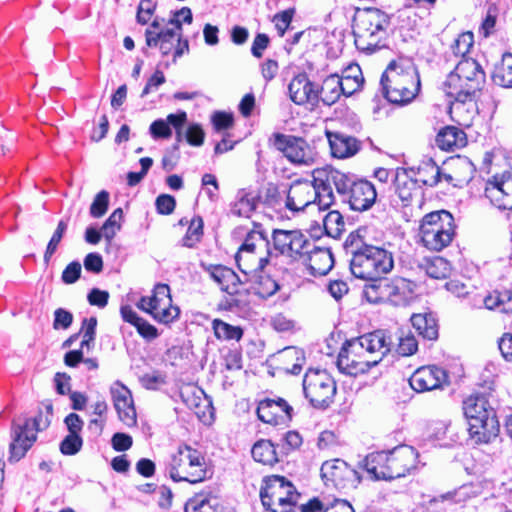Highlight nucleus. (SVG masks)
<instances>
[{"mask_svg":"<svg viewBox=\"0 0 512 512\" xmlns=\"http://www.w3.org/2000/svg\"><path fill=\"white\" fill-rule=\"evenodd\" d=\"M485 82V73L480 64L472 58L461 59L454 71L445 81L447 95L454 98L449 113L459 125L468 126L471 121L469 107L473 108L472 99Z\"/></svg>","mask_w":512,"mask_h":512,"instance_id":"f257e3e1","label":"nucleus"},{"mask_svg":"<svg viewBox=\"0 0 512 512\" xmlns=\"http://www.w3.org/2000/svg\"><path fill=\"white\" fill-rule=\"evenodd\" d=\"M390 336L377 330L346 341L337 358V367L343 374L357 376L376 366L391 350Z\"/></svg>","mask_w":512,"mask_h":512,"instance_id":"f03ea898","label":"nucleus"},{"mask_svg":"<svg viewBox=\"0 0 512 512\" xmlns=\"http://www.w3.org/2000/svg\"><path fill=\"white\" fill-rule=\"evenodd\" d=\"M331 168L315 169L313 181L294 182L287 194L286 207L291 211H302L310 205H317L318 209H328L334 202L331 182L325 181L324 174L330 173Z\"/></svg>","mask_w":512,"mask_h":512,"instance_id":"7ed1b4c3","label":"nucleus"},{"mask_svg":"<svg viewBox=\"0 0 512 512\" xmlns=\"http://www.w3.org/2000/svg\"><path fill=\"white\" fill-rule=\"evenodd\" d=\"M470 438L476 443H489L498 436L499 423L493 408L483 396H469L463 402Z\"/></svg>","mask_w":512,"mask_h":512,"instance_id":"20e7f679","label":"nucleus"},{"mask_svg":"<svg viewBox=\"0 0 512 512\" xmlns=\"http://www.w3.org/2000/svg\"><path fill=\"white\" fill-rule=\"evenodd\" d=\"M389 17L377 8L358 10L353 20V34L356 47L372 53L386 36Z\"/></svg>","mask_w":512,"mask_h":512,"instance_id":"39448f33","label":"nucleus"},{"mask_svg":"<svg viewBox=\"0 0 512 512\" xmlns=\"http://www.w3.org/2000/svg\"><path fill=\"white\" fill-rule=\"evenodd\" d=\"M381 84L388 101L405 104L413 100L419 89L415 69L410 65L392 61L381 77Z\"/></svg>","mask_w":512,"mask_h":512,"instance_id":"423d86ee","label":"nucleus"},{"mask_svg":"<svg viewBox=\"0 0 512 512\" xmlns=\"http://www.w3.org/2000/svg\"><path fill=\"white\" fill-rule=\"evenodd\" d=\"M351 253V273L371 283L381 279V275L390 272L394 266L392 253L377 246L363 244Z\"/></svg>","mask_w":512,"mask_h":512,"instance_id":"0eeeda50","label":"nucleus"},{"mask_svg":"<svg viewBox=\"0 0 512 512\" xmlns=\"http://www.w3.org/2000/svg\"><path fill=\"white\" fill-rule=\"evenodd\" d=\"M323 175V172H321ZM325 181L331 182L350 208L355 211L368 210L376 200V190L372 183L366 180H355L337 169L331 168L330 173H324Z\"/></svg>","mask_w":512,"mask_h":512,"instance_id":"6e6552de","label":"nucleus"},{"mask_svg":"<svg viewBox=\"0 0 512 512\" xmlns=\"http://www.w3.org/2000/svg\"><path fill=\"white\" fill-rule=\"evenodd\" d=\"M455 236L452 214L446 210L426 214L419 226V238L425 248L439 252L448 247Z\"/></svg>","mask_w":512,"mask_h":512,"instance_id":"1a4fd4ad","label":"nucleus"},{"mask_svg":"<svg viewBox=\"0 0 512 512\" xmlns=\"http://www.w3.org/2000/svg\"><path fill=\"white\" fill-rule=\"evenodd\" d=\"M168 472L175 482L199 483L208 477L204 456L200 451L188 445H180L172 454Z\"/></svg>","mask_w":512,"mask_h":512,"instance_id":"9d476101","label":"nucleus"},{"mask_svg":"<svg viewBox=\"0 0 512 512\" xmlns=\"http://www.w3.org/2000/svg\"><path fill=\"white\" fill-rule=\"evenodd\" d=\"M272 254L269 240L261 233H249L235 255L239 270L245 277L259 273L269 263Z\"/></svg>","mask_w":512,"mask_h":512,"instance_id":"9b49d317","label":"nucleus"},{"mask_svg":"<svg viewBox=\"0 0 512 512\" xmlns=\"http://www.w3.org/2000/svg\"><path fill=\"white\" fill-rule=\"evenodd\" d=\"M145 41L148 47H159L163 56L174 51V61L189 49L188 41L182 40L179 26H168L164 18L156 17L152 21L145 31Z\"/></svg>","mask_w":512,"mask_h":512,"instance_id":"f8f14e48","label":"nucleus"},{"mask_svg":"<svg viewBox=\"0 0 512 512\" xmlns=\"http://www.w3.org/2000/svg\"><path fill=\"white\" fill-rule=\"evenodd\" d=\"M260 497L263 506L270 512H295L299 494L292 483L274 475L265 480Z\"/></svg>","mask_w":512,"mask_h":512,"instance_id":"ddd939ff","label":"nucleus"},{"mask_svg":"<svg viewBox=\"0 0 512 512\" xmlns=\"http://www.w3.org/2000/svg\"><path fill=\"white\" fill-rule=\"evenodd\" d=\"M413 294V284L404 278L379 279L364 288L369 302H389L395 306L406 305Z\"/></svg>","mask_w":512,"mask_h":512,"instance_id":"4468645a","label":"nucleus"},{"mask_svg":"<svg viewBox=\"0 0 512 512\" xmlns=\"http://www.w3.org/2000/svg\"><path fill=\"white\" fill-rule=\"evenodd\" d=\"M336 382L326 371L309 369L303 379V392L305 398L315 408H327L335 397Z\"/></svg>","mask_w":512,"mask_h":512,"instance_id":"2eb2a0df","label":"nucleus"},{"mask_svg":"<svg viewBox=\"0 0 512 512\" xmlns=\"http://www.w3.org/2000/svg\"><path fill=\"white\" fill-rule=\"evenodd\" d=\"M138 307L163 324L173 322L180 313L179 308L172 303L170 288L166 284L156 285L151 296L140 299Z\"/></svg>","mask_w":512,"mask_h":512,"instance_id":"dca6fc26","label":"nucleus"},{"mask_svg":"<svg viewBox=\"0 0 512 512\" xmlns=\"http://www.w3.org/2000/svg\"><path fill=\"white\" fill-rule=\"evenodd\" d=\"M48 426L47 419L40 413L23 425L13 426V441L10 444V460L19 461L25 456L37 439L36 433Z\"/></svg>","mask_w":512,"mask_h":512,"instance_id":"f3484780","label":"nucleus"},{"mask_svg":"<svg viewBox=\"0 0 512 512\" xmlns=\"http://www.w3.org/2000/svg\"><path fill=\"white\" fill-rule=\"evenodd\" d=\"M272 241L274 250L291 261L306 257L313 246V241L299 230H274Z\"/></svg>","mask_w":512,"mask_h":512,"instance_id":"a211bd4d","label":"nucleus"},{"mask_svg":"<svg viewBox=\"0 0 512 512\" xmlns=\"http://www.w3.org/2000/svg\"><path fill=\"white\" fill-rule=\"evenodd\" d=\"M279 149L294 164L311 166L316 162L317 152L306 140L295 136H277Z\"/></svg>","mask_w":512,"mask_h":512,"instance_id":"6ab92c4d","label":"nucleus"},{"mask_svg":"<svg viewBox=\"0 0 512 512\" xmlns=\"http://www.w3.org/2000/svg\"><path fill=\"white\" fill-rule=\"evenodd\" d=\"M485 197L499 210H512V174L503 173L487 180Z\"/></svg>","mask_w":512,"mask_h":512,"instance_id":"aec40b11","label":"nucleus"},{"mask_svg":"<svg viewBox=\"0 0 512 512\" xmlns=\"http://www.w3.org/2000/svg\"><path fill=\"white\" fill-rule=\"evenodd\" d=\"M293 408L282 398L266 399L259 403L258 418L268 424L286 425L292 418Z\"/></svg>","mask_w":512,"mask_h":512,"instance_id":"412c9836","label":"nucleus"},{"mask_svg":"<svg viewBox=\"0 0 512 512\" xmlns=\"http://www.w3.org/2000/svg\"><path fill=\"white\" fill-rule=\"evenodd\" d=\"M417 451L408 445H402L389 451V475L390 480L404 477L416 467Z\"/></svg>","mask_w":512,"mask_h":512,"instance_id":"4be33fe9","label":"nucleus"},{"mask_svg":"<svg viewBox=\"0 0 512 512\" xmlns=\"http://www.w3.org/2000/svg\"><path fill=\"white\" fill-rule=\"evenodd\" d=\"M110 392L119 419L128 427L135 426L137 415L130 390L120 382H115Z\"/></svg>","mask_w":512,"mask_h":512,"instance_id":"5701e85b","label":"nucleus"},{"mask_svg":"<svg viewBox=\"0 0 512 512\" xmlns=\"http://www.w3.org/2000/svg\"><path fill=\"white\" fill-rule=\"evenodd\" d=\"M446 372L437 366H423L418 368L410 377V386L417 392L437 389L446 382Z\"/></svg>","mask_w":512,"mask_h":512,"instance_id":"b1692460","label":"nucleus"},{"mask_svg":"<svg viewBox=\"0 0 512 512\" xmlns=\"http://www.w3.org/2000/svg\"><path fill=\"white\" fill-rule=\"evenodd\" d=\"M289 97L297 105H315L319 100V89L304 73L296 75L288 85Z\"/></svg>","mask_w":512,"mask_h":512,"instance_id":"393cba45","label":"nucleus"},{"mask_svg":"<svg viewBox=\"0 0 512 512\" xmlns=\"http://www.w3.org/2000/svg\"><path fill=\"white\" fill-rule=\"evenodd\" d=\"M211 278L228 294L239 292L240 285L248 283L249 278L238 276L232 269L223 265H209L206 268Z\"/></svg>","mask_w":512,"mask_h":512,"instance_id":"a878e982","label":"nucleus"},{"mask_svg":"<svg viewBox=\"0 0 512 512\" xmlns=\"http://www.w3.org/2000/svg\"><path fill=\"white\" fill-rule=\"evenodd\" d=\"M307 265L314 276L326 275L334 265V259L328 248L316 247L314 244L304 257Z\"/></svg>","mask_w":512,"mask_h":512,"instance_id":"bb28decb","label":"nucleus"},{"mask_svg":"<svg viewBox=\"0 0 512 512\" xmlns=\"http://www.w3.org/2000/svg\"><path fill=\"white\" fill-rule=\"evenodd\" d=\"M327 138L331 153L336 158L351 157L359 150V142L352 136L340 132H327Z\"/></svg>","mask_w":512,"mask_h":512,"instance_id":"cd10ccee","label":"nucleus"},{"mask_svg":"<svg viewBox=\"0 0 512 512\" xmlns=\"http://www.w3.org/2000/svg\"><path fill=\"white\" fill-rule=\"evenodd\" d=\"M395 191L405 206L414 199H420L422 192L417 180L411 178L406 172H400L395 177Z\"/></svg>","mask_w":512,"mask_h":512,"instance_id":"c85d7f7f","label":"nucleus"},{"mask_svg":"<svg viewBox=\"0 0 512 512\" xmlns=\"http://www.w3.org/2000/svg\"><path fill=\"white\" fill-rule=\"evenodd\" d=\"M389 452H374L365 457L363 467L375 480H390Z\"/></svg>","mask_w":512,"mask_h":512,"instance_id":"c756f323","label":"nucleus"},{"mask_svg":"<svg viewBox=\"0 0 512 512\" xmlns=\"http://www.w3.org/2000/svg\"><path fill=\"white\" fill-rule=\"evenodd\" d=\"M248 282L250 289L260 298L266 299L273 296L280 288L279 284L268 275L250 274Z\"/></svg>","mask_w":512,"mask_h":512,"instance_id":"7c9ffc66","label":"nucleus"},{"mask_svg":"<svg viewBox=\"0 0 512 512\" xmlns=\"http://www.w3.org/2000/svg\"><path fill=\"white\" fill-rule=\"evenodd\" d=\"M411 323L415 330L423 338L435 340L438 336V326L435 318L430 313H418L411 316Z\"/></svg>","mask_w":512,"mask_h":512,"instance_id":"2f4dec72","label":"nucleus"},{"mask_svg":"<svg viewBox=\"0 0 512 512\" xmlns=\"http://www.w3.org/2000/svg\"><path fill=\"white\" fill-rule=\"evenodd\" d=\"M436 143L442 150H455L465 145L464 133L456 127L448 126L437 134Z\"/></svg>","mask_w":512,"mask_h":512,"instance_id":"473e14b6","label":"nucleus"},{"mask_svg":"<svg viewBox=\"0 0 512 512\" xmlns=\"http://www.w3.org/2000/svg\"><path fill=\"white\" fill-rule=\"evenodd\" d=\"M449 166L455 179V186L468 183L474 176L475 167L467 157L458 156L451 160Z\"/></svg>","mask_w":512,"mask_h":512,"instance_id":"72a5a7b5","label":"nucleus"},{"mask_svg":"<svg viewBox=\"0 0 512 512\" xmlns=\"http://www.w3.org/2000/svg\"><path fill=\"white\" fill-rule=\"evenodd\" d=\"M340 83V76L332 74L323 80L321 89L319 90V97L326 105H333L336 103L342 94Z\"/></svg>","mask_w":512,"mask_h":512,"instance_id":"f704fd0d","label":"nucleus"},{"mask_svg":"<svg viewBox=\"0 0 512 512\" xmlns=\"http://www.w3.org/2000/svg\"><path fill=\"white\" fill-rule=\"evenodd\" d=\"M342 94L350 96L358 91L363 85V76L358 65L348 67V69L340 76Z\"/></svg>","mask_w":512,"mask_h":512,"instance_id":"c9c22d12","label":"nucleus"},{"mask_svg":"<svg viewBox=\"0 0 512 512\" xmlns=\"http://www.w3.org/2000/svg\"><path fill=\"white\" fill-rule=\"evenodd\" d=\"M352 473H354V471L349 468L345 461L340 459L325 461L321 466L322 477L335 483L344 476Z\"/></svg>","mask_w":512,"mask_h":512,"instance_id":"e433bc0d","label":"nucleus"},{"mask_svg":"<svg viewBox=\"0 0 512 512\" xmlns=\"http://www.w3.org/2000/svg\"><path fill=\"white\" fill-rule=\"evenodd\" d=\"M493 82L504 88L512 87V54L505 53L492 74Z\"/></svg>","mask_w":512,"mask_h":512,"instance_id":"4c0bfd02","label":"nucleus"},{"mask_svg":"<svg viewBox=\"0 0 512 512\" xmlns=\"http://www.w3.org/2000/svg\"><path fill=\"white\" fill-rule=\"evenodd\" d=\"M257 205V197L252 192L240 190L237 200L232 207V213L244 218H250Z\"/></svg>","mask_w":512,"mask_h":512,"instance_id":"58836bf2","label":"nucleus"},{"mask_svg":"<svg viewBox=\"0 0 512 512\" xmlns=\"http://www.w3.org/2000/svg\"><path fill=\"white\" fill-rule=\"evenodd\" d=\"M251 453L255 461L264 465H273L278 461L275 447L269 440L256 442Z\"/></svg>","mask_w":512,"mask_h":512,"instance_id":"ea45409f","label":"nucleus"},{"mask_svg":"<svg viewBox=\"0 0 512 512\" xmlns=\"http://www.w3.org/2000/svg\"><path fill=\"white\" fill-rule=\"evenodd\" d=\"M280 358L286 364L284 369L291 374H298L305 362L303 351L295 347L285 348Z\"/></svg>","mask_w":512,"mask_h":512,"instance_id":"a19ab883","label":"nucleus"},{"mask_svg":"<svg viewBox=\"0 0 512 512\" xmlns=\"http://www.w3.org/2000/svg\"><path fill=\"white\" fill-rule=\"evenodd\" d=\"M212 328L217 339L239 341L243 336V330L240 326L230 325L220 319H214Z\"/></svg>","mask_w":512,"mask_h":512,"instance_id":"79ce46f5","label":"nucleus"},{"mask_svg":"<svg viewBox=\"0 0 512 512\" xmlns=\"http://www.w3.org/2000/svg\"><path fill=\"white\" fill-rule=\"evenodd\" d=\"M417 183L434 186L441 180V170L432 160L424 162L418 169Z\"/></svg>","mask_w":512,"mask_h":512,"instance_id":"37998d69","label":"nucleus"},{"mask_svg":"<svg viewBox=\"0 0 512 512\" xmlns=\"http://www.w3.org/2000/svg\"><path fill=\"white\" fill-rule=\"evenodd\" d=\"M323 226L327 235L337 238L341 235L345 227L343 216L340 212L332 210L325 215Z\"/></svg>","mask_w":512,"mask_h":512,"instance_id":"c03bdc74","label":"nucleus"},{"mask_svg":"<svg viewBox=\"0 0 512 512\" xmlns=\"http://www.w3.org/2000/svg\"><path fill=\"white\" fill-rule=\"evenodd\" d=\"M216 498H210L205 495H196L185 505V512H216Z\"/></svg>","mask_w":512,"mask_h":512,"instance_id":"a18cd8bd","label":"nucleus"},{"mask_svg":"<svg viewBox=\"0 0 512 512\" xmlns=\"http://www.w3.org/2000/svg\"><path fill=\"white\" fill-rule=\"evenodd\" d=\"M122 219L123 211L121 208H117L102 225L101 232L108 242H110L120 230Z\"/></svg>","mask_w":512,"mask_h":512,"instance_id":"49530a36","label":"nucleus"},{"mask_svg":"<svg viewBox=\"0 0 512 512\" xmlns=\"http://www.w3.org/2000/svg\"><path fill=\"white\" fill-rule=\"evenodd\" d=\"M474 43V36L472 32H463L458 35V37L451 44L452 53L458 57L461 56L462 59L466 58V55L469 53Z\"/></svg>","mask_w":512,"mask_h":512,"instance_id":"de8ad7c7","label":"nucleus"},{"mask_svg":"<svg viewBox=\"0 0 512 512\" xmlns=\"http://www.w3.org/2000/svg\"><path fill=\"white\" fill-rule=\"evenodd\" d=\"M450 264L442 257H435L427 263L426 273L434 279H444L450 274Z\"/></svg>","mask_w":512,"mask_h":512,"instance_id":"09e8293b","label":"nucleus"},{"mask_svg":"<svg viewBox=\"0 0 512 512\" xmlns=\"http://www.w3.org/2000/svg\"><path fill=\"white\" fill-rule=\"evenodd\" d=\"M68 227V223L65 220H60L56 230L54 231L50 241L48 242V245L46 247V251L44 253V262L46 264L49 263L51 257L56 252L59 243L62 240L63 235L65 234Z\"/></svg>","mask_w":512,"mask_h":512,"instance_id":"8fccbe9b","label":"nucleus"},{"mask_svg":"<svg viewBox=\"0 0 512 512\" xmlns=\"http://www.w3.org/2000/svg\"><path fill=\"white\" fill-rule=\"evenodd\" d=\"M203 234V222L201 218H194L191 220L185 236L182 239V244L185 247L192 248L197 242L200 241Z\"/></svg>","mask_w":512,"mask_h":512,"instance_id":"3c124183","label":"nucleus"},{"mask_svg":"<svg viewBox=\"0 0 512 512\" xmlns=\"http://www.w3.org/2000/svg\"><path fill=\"white\" fill-rule=\"evenodd\" d=\"M397 353L401 356H411L418 350V342L411 332H402L398 338Z\"/></svg>","mask_w":512,"mask_h":512,"instance_id":"603ef678","label":"nucleus"},{"mask_svg":"<svg viewBox=\"0 0 512 512\" xmlns=\"http://www.w3.org/2000/svg\"><path fill=\"white\" fill-rule=\"evenodd\" d=\"M97 319L95 317L85 318L82 323L81 348L86 347L88 350L94 342L96 334Z\"/></svg>","mask_w":512,"mask_h":512,"instance_id":"864d4df0","label":"nucleus"},{"mask_svg":"<svg viewBox=\"0 0 512 512\" xmlns=\"http://www.w3.org/2000/svg\"><path fill=\"white\" fill-rule=\"evenodd\" d=\"M109 193L105 190L100 191L94 198L90 206V215L94 218L102 217L108 209Z\"/></svg>","mask_w":512,"mask_h":512,"instance_id":"5fc2aeb1","label":"nucleus"},{"mask_svg":"<svg viewBox=\"0 0 512 512\" xmlns=\"http://www.w3.org/2000/svg\"><path fill=\"white\" fill-rule=\"evenodd\" d=\"M83 445L82 438L77 434H68L60 443V451L64 455H75Z\"/></svg>","mask_w":512,"mask_h":512,"instance_id":"6e6d98bb","label":"nucleus"},{"mask_svg":"<svg viewBox=\"0 0 512 512\" xmlns=\"http://www.w3.org/2000/svg\"><path fill=\"white\" fill-rule=\"evenodd\" d=\"M192 22V12L188 7H183L180 10L173 13L172 17L168 20H165V24L168 26L174 27L179 26L180 31L182 32V23L190 24Z\"/></svg>","mask_w":512,"mask_h":512,"instance_id":"4d7b16f0","label":"nucleus"},{"mask_svg":"<svg viewBox=\"0 0 512 512\" xmlns=\"http://www.w3.org/2000/svg\"><path fill=\"white\" fill-rule=\"evenodd\" d=\"M156 4L152 0H141L138 5L137 21L140 24H147L152 17Z\"/></svg>","mask_w":512,"mask_h":512,"instance_id":"13d9d810","label":"nucleus"},{"mask_svg":"<svg viewBox=\"0 0 512 512\" xmlns=\"http://www.w3.org/2000/svg\"><path fill=\"white\" fill-rule=\"evenodd\" d=\"M81 264L77 261L69 263L62 272V281L65 284L75 283L81 274Z\"/></svg>","mask_w":512,"mask_h":512,"instance_id":"bf43d9fd","label":"nucleus"},{"mask_svg":"<svg viewBox=\"0 0 512 512\" xmlns=\"http://www.w3.org/2000/svg\"><path fill=\"white\" fill-rule=\"evenodd\" d=\"M150 133L153 138H169L171 137L172 131L170 126L165 120L158 119L155 120L150 125Z\"/></svg>","mask_w":512,"mask_h":512,"instance_id":"052dcab7","label":"nucleus"},{"mask_svg":"<svg viewBox=\"0 0 512 512\" xmlns=\"http://www.w3.org/2000/svg\"><path fill=\"white\" fill-rule=\"evenodd\" d=\"M186 140L192 146H201L204 142V131L198 124H192L186 131Z\"/></svg>","mask_w":512,"mask_h":512,"instance_id":"680f3d73","label":"nucleus"},{"mask_svg":"<svg viewBox=\"0 0 512 512\" xmlns=\"http://www.w3.org/2000/svg\"><path fill=\"white\" fill-rule=\"evenodd\" d=\"M175 199L170 195H160L156 199V207L160 214L168 215L171 214L175 208Z\"/></svg>","mask_w":512,"mask_h":512,"instance_id":"e2e57ef3","label":"nucleus"},{"mask_svg":"<svg viewBox=\"0 0 512 512\" xmlns=\"http://www.w3.org/2000/svg\"><path fill=\"white\" fill-rule=\"evenodd\" d=\"M292 21V11H283L274 16L273 22L280 36H283Z\"/></svg>","mask_w":512,"mask_h":512,"instance_id":"0e129e2a","label":"nucleus"},{"mask_svg":"<svg viewBox=\"0 0 512 512\" xmlns=\"http://www.w3.org/2000/svg\"><path fill=\"white\" fill-rule=\"evenodd\" d=\"M54 315H55V318H54L53 327L55 329H58V328L67 329L72 324L73 316L70 312H68L62 308H59L55 311Z\"/></svg>","mask_w":512,"mask_h":512,"instance_id":"69168bd1","label":"nucleus"},{"mask_svg":"<svg viewBox=\"0 0 512 512\" xmlns=\"http://www.w3.org/2000/svg\"><path fill=\"white\" fill-rule=\"evenodd\" d=\"M84 267L93 273H100L103 269V260L98 253H89L84 259Z\"/></svg>","mask_w":512,"mask_h":512,"instance_id":"338daca9","label":"nucleus"},{"mask_svg":"<svg viewBox=\"0 0 512 512\" xmlns=\"http://www.w3.org/2000/svg\"><path fill=\"white\" fill-rule=\"evenodd\" d=\"M499 350L507 361H512V334L506 333L501 337Z\"/></svg>","mask_w":512,"mask_h":512,"instance_id":"774afa93","label":"nucleus"}]
</instances>
